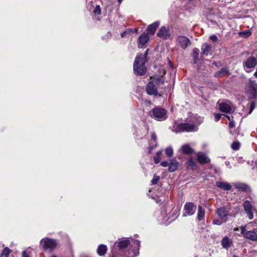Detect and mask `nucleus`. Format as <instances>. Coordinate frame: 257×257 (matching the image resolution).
<instances>
[{
    "label": "nucleus",
    "instance_id": "f03ea898",
    "mask_svg": "<svg viewBox=\"0 0 257 257\" xmlns=\"http://www.w3.org/2000/svg\"><path fill=\"white\" fill-rule=\"evenodd\" d=\"M135 240L133 238H131V240L123 238L115 242L112 247L111 255L110 257H116L122 255L130 244L133 243V245H134Z\"/></svg>",
    "mask_w": 257,
    "mask_h": 257
},
{
    "label": "nucleus",
    "instance_id": "603ef678",
    "mask_svg": "<svg viewBox=\"0 0 257 257\" xmlns=\"http://www.w3.org/2000/svg\"><path fill=\"white\" fill-rule=\"evenodd\" d=\"M22 257H29V255L26 251H24L22 253Z\"/></svg>",
    "mask_w": 257,
    "mask_h": 257
},
{
    "label": "nucleus",
    "instance_id": "423d86ee",
    "mask_svg": "<svg viewBox=\"0 0 257 257\" xmlns=\"http://www.w3.org/2000/svg\"><path fill=\"white\" fill-rule=\"evenodd\" d=\"M40 246L45 250H52L55 249L57 245V241L53 238L45 237L42 238L40 242Z\"/></svg>",
    "mask_w": 257,
    "mask_h": 257
},
{
    "label": "nucleus",
    "instance_id": "8fccbe9b",
    "mask_svg": "<svg viewBox=\"0 0 257 257\" xmlns=\"http://www.w3.org/2000/svg\"><path fill=\"white\" fill-rule=\"evenodd\" d=\"M162 214H163V215H166V217H167L168 218H170L171 216V215L170 214V213H167L166 212H165V211H162Z\"/></svg>",
    "mask_w": 257,
    "mask_h": 257
},
{
    "label": "nucleus",
    "instance_id": "a878e982",
    "mask_svg": "<svg viewBox=\"0 0 257 257\" xmlns=\"http://www.w3.org/2000/svg\"><path fill=\"white\" fill-rule=\"evenodd\" d=\"M107 250V246L104 244H100L98 246L97 252L100 256H103L105 254Z\"/></svg>",
    "mask_w": 257,
    "mask_h": 257
},
{
    "label": "nucleus",
    "instance_id": "dca6fc26",
    "mask_svg": "<svg viewBox=\"0 0 257 257\" xmlns=\"http://www.w3.org/2000/svg\"><path fill=\"white\" fill-rule=\"evenodd\" d=\"M216 185L219 189L224 191H230L232 188L231 185L226 181H217Z\"/></svg>",
    "mask_w": 257,
    "mask_h": 257
},
{
    "label": "nucleus",
    "instance_id": "9b49d317",
    "mask_svg": "<svg viewBox=\"0 0 257 257\" xmlns=\"http://www.w3.org/2000/svg\"><path fill=\"white\" fill-rule=\"evenodd\" d=\"M157 36L164 40L170 39L171 34L169 28L166 26L161 27L157 33Z\"/></svg>",
    "mask_w": 257,
    "mask_h": 257
},
{
    "label": "nucleus",
    "instance_id": "3c124183",
    "mask_svg": "<svg viewBox=\"0 0 257 257\" xmlns=\"http://www.w3.org/2000/svg\"><path fill=\"white\" fill-rule=\"evenodd\" d=\"M128 34V31H124L123 33H121L120 36L122 38L126 37V35Z\"/></svg>",
    "mask_w": 257,
    "mask_h": 257
},
{
    "label": "nucleus",
    "instance_id": "680f3d73",
    "mask_svg": "<svg viewBox=\"0 0 257 257\" xmlns=\"http://www.w3.org/2000/svg\"><path fill=\"white\" fill-rule=\"evenodd\" d=\"M238 230V228H236L234 229V230Z\"/></svg>",
    "mask_w": 257,
    "mask_h": 257
},
{
    "label": "nucleus",
    "instance_id": "4468645a",
    "mask_svg": "<svg viewBox=\"0 0 257 257\" xmlns=\"http://www.w3.org/2000/svg\"><path fill=\"white\" fill-rule=\"evenodd\" d=\"M233 186L238 191L249 193L252 191L250 186L245 183L237 182L233 183Z\"/></svg>",
    "mask_w": 257,
    "mask_h": 257
},
{
    "label": "nucleus",
    "instance_id": "f8f14e48",
    "mask_svg": "<svg viewBox=\"0 0 257 257\" xmlns=\"http://www.w3.org/2000/svg\"><path fill=\"white\" fill-rule=\"evenodd\" d=\"M183 216H191L196 211V207L192 202H187L184 206Z\"/></svg>",
    "mask_w": 257,
    "mask_h": 257
},
{
    "label": "nucleus",
    "instance_id": "58836bf2",
    "mask_svg": "<svg viewBox=\"0 0 257 257\" xmlns=\"http://www.w3.org/2000/svg\"><path fill=\"white\" fill-rule=\"evenodd\" d=\"M154 159L156 164H158L161 161V157L156 155L154 157Z\"/></svg>",
    "mask_w": 257,
    "mask_h": 257
},
{
    "label": "nucleus",
    "instance_id": "5fc2aeb1",
    "mask_svg": "<svg viewBox=\"0 0 257 257\" xmlns=\"http://www.w3.org/2000/svg\"><path fill=\"white\" fill-rule=\"evenodd\" d=\"M228 120H229V121L231 120H230V116L228 115H226V114H224L223 115Z\"/></svg>",
    "mask_w": 257,
    "mask_h": 257
},
{
    "label": "nucleus",
    "instance_id": "2eb2a0df",
    "mask_svg": "<svg viewBox=\"0 0 257 257\" xmlns=\"http://www.w3.org/2000/svg\"><path fill=\"white\" fill-rule=\"evenodd\" d=\"M146 91L149 95H153L157 96L158 95V91L156 85L153 81H150L146 87Z\"/></svg>",
    "mask_w": 257,
    "mask_h": 257
},
{
    "label": "nucleus",
    "instance_id": "e2e57ef3",
    "mask_svg": "<svg viewBox=\"0 0 257 257\" xmlns=\"http://www.w3.org/2000/svg\"><path fill=\"white\" fill-rule=\"evenodd\" d=\"M51 257H57V256L56 255H52Z\"/></svg>",
    "mask_w": 257,
    "mask_h": 257
},
{
    "label": "nucleus",
    "instance_id": "473e14b6",
    "mask_svg": "<svg viewBox=\"0 0 257 257\" xmlns=\"http://www.w3.org/2000/svg\"><path fill=\"white\" fill-rule=\"evenodd\" d=\"M240 144L237 142H233L231 145V148L233 150H238L239 149Z\"/></svg>",
    "mask_w": 257,
    "mask_h": 257
},
{
    "label": "nucleus",
    "instance_id": "39448f33",
    "mask_svg": "<svg viewBox=\"0 0 257 257\" xmlns=\"http://www.w3.org/2000/svg\"><path fill=\"white\" fill-rule=\"evenodd\" d=\"M249 81L245 87V94L249 99H255L257 97V83L250 79Z\"/></svg>",
    "mask_w": 257,
    "mask_h": 257
},
{
    "label": "nucleus",
    "instance_id": "a18cd8bd",
    "mask_svg": "<svg viewBox=\"0 0 257 257\" xmlns=\"http://www.w3.org/2000/svg\"><path fill=\"white\" fill-rule=\"evenodd\" d=\"M157 146V143H155V144L154 146H150L149 147V150L148 153L149 154H151L152 153V151L153 149L154 148L156 147Z\"/></svg>",
    "mask_w": 257,
    "mask_h": 257
},
{
    "label": "nucleus",
    "instance_id": "bb28decb",
    "mask_svg": "<svg viewBox=\"0 0 257 257\" xmlns=\"http://www.w3.org/2000/svg\"><path fill=\"white\" fill-rule=\"evenodd\" d=\"M229 74L228 68H223L220 70L217 71L215 74V77H221L224 75H227Z\"/></svg>",
    "mask_w": 257,
    "mask_h": 257
},
{
    "label": "nucleus",
    "instance_id": "b1692460",
    "mask_svg": "<svg viewBox=\"0 0 257 257\" xmlns=\"http://www.w3.org/2000/svg\"><path fill=\"white\" fill-rule=\"evenodd\" d=\"M219 109L220 111L226 113H230L232 111L231 106L225 103H220L219 104Z\"/></svg>",
    "mask_w": 257,
    "mask_h": 257
},
{
    "label": "nucleus",
    "instance_id": "c756f323",
    "mask_svg": "<svg viewBox=\"0 0 257 257\" xmlns=\"http://www.w3.org/2000/svg\"><path fill=\"white\" fill-rule=\"evenodd\" d=\"M252 32L250 30H246L238 33L239 36L243 38H247L250 36Z\"/></svg>",
    "mask_w": 257,
    "mask_h": 257
},
{
    "label": "nucleus",
    "instance_id": "f704fd0d",
    "mask_svg": "<svg viewBox=\"0 0 257 257\" xmlns=\"http://www.w3.org/2000/svg\"><path fill=\"white\" fill-rule=\"evenodd\" d=\"M159 179H160L159 176H158L156 175H154L153 176V179L152 180V183L153 184H157V183L159 180Z\"/></svg>",
    "mask_w": 257,
    "mask_h": 257
},
{
    "label": "nucleus",
    "instance_id": "20e7f679",
    "mask_svg": "<svg viewBox=\"0 0 257 257\" xmlns=\"http://www.w3.org/2000/svg\"><path fill=\"white\" fill-rule=\"evenodd\" d=\"M150 115L157 120L163 121L167 118V110L162 107H155L150 111Z\"/></svg>",
    "mask_w": 257,
    "mask_h": 257
},
{
    "label": "nucleus",
    "instance_id": "f257e3e1",
    "mask_svg": "<svg viewBox=\"0 0 257 257\" xmlns=\"http://www.w3.org/2000/svg\"><path fill=\"white\" fill-rule=\"evenodd\" d=\"M202 118L196 116H191L189 120L183 123H175L173 130L176 133L192 132L198 130V126L202 122Z\"/></svg>",
    "mask_w": 257,
    "mask_h": 257
},
{
    "label": "nucleus",
    "instance_id": "79ce46f5",
    "mask_svg": "<svg viewBox=\"0 0 257 257\" xmlns=\"http://www.w3.org/2000/svg\"><path fill=\"white\" fill-rule=\"evenodd\" d=\"M169 163H169L167 161H163L161 163V165L162 166V167H166L167 166H169Z\"/></svg>",
    "mask_w": 257,
    "mask_h": 257
},
{
    "label": "nucleus",
    "instance_id": "72a5a7b5",
    "mask_svg": "<svg viewBox=\"0 0 257 257\" xmlns=\"http://www.w3.org/2000/svg\"><path fill=\"white\" fill-rule=\"evenodd\" d=\"M10 249H9V247H5L2 251V252L1 253L2 255H7V256H9V254L10 253Z\"/></svg>",
    "mask_w": 257,
    "mask_h": 257
},
{
    "label": "nucleus",
    "instance_id": "09e8293b",
    "mask_svg": "<svg viewBox=\"0 0 257 257\" xmlns=\"http://www.w3.org/2000/svg\"><path fill=\"white\" fill-rule=\"evenodd\" d=\"M229 126L231 128H232V127H234L235 123H234V122L232 120L229 121Z\"/></svg>",
    "mask_w": 257,
    "mask_h": 257
},
{
    "label": "nucleus",
    "instance_id": "cd10ccee",
    "mask_svg": "<svg viewBox=\"0 0 257 257\" xmlns=\"http://www.w3.org/2000/svg\"><path fill=\"white\" fill-rule=\"evenodd\" d=\"M205 216V210L201 205H199L197 212V219L201 221L203 220Z\"/></svg>",
    "mask_w": 257,
    "mask_h": 257
},
{
    "label": "nucleus",
    "instance_id": "412c9836",
    "mask_svg": "<svg viewBox=\"0 0 257 257\" xmlns=\"http://www.w3.org/2000/svg\"><path fill=\"white\" fill-rule=\"evenodd\" d=\"M182 152L186 155H190L194 153V150L188 144L183 145L181 148Z\"/></svg>",
    "mask_w": 257,
    "mask_h": 257
},
{
    "label": "nucleus",
    "instance_id": "2f4dec72",
    "mask_svg": "<svg viewBox=\"0 0 257 257\" xmlns=\"http://www.w3.org/2000/svg\"><path fill=\"white\" fill-rule=\"evenodd\" d=\"M165 153L168 157H172L173 155V150L172 148L171 147H167L165 150Z\"/></svg>",
    "mask_w": 257,
    "mask_h": 257
},
{
    "label": "nucleus",
    "instance_id": "0eeeda50",
    "mask_svg": "<svg viewBox=\"0 0 257 257\" xmlns=\"http://www.w3.org/2000/svg\"><path fill=\"white\" fill-rule=\"evenodd\" d=\"M257 65V60L253 56L248 57L243 62V66L246 72H250Z\"/></svg>",
    "mask_w": 257,
    "mask_h": 257
},
{
    "label": "nucleus",
    "instance_id": "37998d69",
    "mask_svg": "<svg viewBox=\"0 0 257 257\" xmlns=\"http://www.w3.org/2000/svg\"><path fill=\"white\" fill-rule=\"evenodd\" d=\"M151 138L155 142V143H157V136L155 133H152L151 134Z\"/></svg>",
    "mask_w": 257,
    "mask_h": 257
},
{
    "label": "nucleus",
    "instance_id": "a211bd4d",
    "mask_svg": "<svg viewBox=\"0 0 257 257\" xmlns=\"http://www.w3.org/2000/svg\"><path fill=\"white\" fill-rule=\"evenodd\" d=\"M159 25L160 22L159 21H156L149 25L147 28L148 33L150 35H154Z\"/></svg>",
    "mask_w": 257,
    "mask_h": 257
},
{
    "label": "nucleus",
    "instance_id": "9d476101",
    "mask_svg": "<svg viewBox=\"0 0 257 257\" xmlns=\"http://www.w3.org/2000/svg\"><path fill=\"white\" fill-rule=\"evenodd\" d=\"M241 233L243 236L249 240L257 241V233L254 231H246L245 226H241Z\"/></svg>",
    "mask_w": 257,
    "mask_h": 257
},
{
    "label": "nucleus",
    "instance_id": "4d7b16f0",
    "mask_svg": "<svg viewBox=\"0 0 257 257\" xmlns=\"http://www.w3.org/2000/svg\"><path fill=\"white\" fill-rule=\"evenodd\" d=\"M254 76L257 78V69L256 70V71L255 72V73H254Z\"/></svg>",
    "mask_w": 257,
    "mask_h": 257
},
{
    "label": "nucleus",
    "instance_id": "a19ab883",
    "mask_svg": "<svg viewBox=\"0 0 257 257\" xmlns=\"http://www.w3.org/2000/svg\"><path fill=\"white\" fill-rule=\"evenodd\" d=\"M255 107V104L254 102H251L250 105L249 113H251Z\"/></svg>",
    "mask_w": 257,
    "mask_h": 257
},
{
    "label": "nucleus",
    "instance_id": "c9c22d12",
    "mask_svg": "<svg viewBox=\"0 0 257 257\" xmlns=\"http://www.w3.org/2000/svg\"><path fill=\"white\" fill-rule=\"evenodd\" d=\"M93 13L95 14H100L101 13V9L99 5H97L94 10H93Z\"/></svg>",
    "mask_w": 257,
    "mask_h": 257
},
{
    "label": "nucleus",
    "instance_id": "ddd939ff",
    "mask_svg": "<svg viewBox=\"0 0 257 257\" xmlns=\"http://www.w3.org/2000/svg\"><path fill=\"white\" fill-rule=\"evenodd\" d=\"M178 44L183 49H185L188 46L190 45L191 42L186 37L179 36L177 39Z\"/></svg>",
    "mask_w": 257,
    "mask_h": 257
},
{
    "label": "nucleus",
    "instance_id": "0e129e2a",
    "mask_svg": "<svg viewBox=\"0 0 257 257\" xmlns=\"http://www.w3.org/2000/svg\"><path fill=\"white\" fill-rule=\"evenodd\" d=\"M171 209H172V208H171V207H169V210H171Z\"/></svg>",
    "mask_w": 257,
    "mask_h": 257
},
{
    "label": "nucleus",
    "instance_id": "1a4fd4ad",
    "mask_svg": "<svg viewBox=\"0 0 257 257\" xmlns=\"http://www.w3.org/2000/svg\"><path fill=\"white\" fill-rule=\"evenodd\" d=\"M243 207L248 218L252 219L253 217V212H257L254 206H253L249 201L246 200L243 203Z\"/></svg>",
    "mask_w": 257,
    "mask_h": 257
},
{
    "label": "nucleus",
    "instance_id": "4be33fe9",
    "mask_svg": "<svg viewBox=\"0 0 257 257\" xmlns=\"http://www.w3.org/2000/svg\"><path fill=\"white\" fill-rule=\"evenodd\" d=\"M149 40V37L148 34L143 33L141 34L138 39L139 44L144 46Z\"/></svg>",
    "mask_w": 257,
    "mask_h": 257
},
{
    "label": "nucleus",
    "instance_id": "864d4df0",
    "mask_svg": "<svg viewBox=\"0 0 257 257\" xmlns=\"http://www.w3.org/2000/svg\"><path fill=\"white\" fill-rule=\"evenodd\" d=\"M162 153V151L160 150L157 152L156 155L161 157V155Z\"/></svg>",
    "mask_w": 257,
    "mask_h": 257
},
{
    "label": "nucleus",
    "instance_id": "13d9d810",
    "mask_svg": "<svg viewBox=\"0 0 257 257\" xmlns=\"http://www.w3.org/2000/svg\"><path fill=\"white\" fill-rule=\"evenodd\" d=\"M1 257H9V256H7V255H1Z\"/></svg>",
    "mask_w": 257,
    "mask_h": 257
},
{
    "label": "nucleus",
    "instance_id": "7c9ffc66",
    "mask_svg": "<svg viewBox=\"0 0 257 257\" xmlns=\"http://www.w3.org/2000/svg\"><path fill=\"white\" fill-rule=\"evenodd\" d=\"M187 164L188 167H190L192 169H194L196 167V164L192 158L188 160Z\"/></svg>",
    "mask_w": 257,
    "mask_h": 257
},
{
    "label": "nucleus",
    "instance_id": "49530a36",
    "mask_svg": "<svg viewBox=\"0 0 257 257\" xmlns=\"http://www.w3.org/2000/svg\"><path fill=\"white\" fill-rule=\"evenodd\" d=\"M157 146V143H155V144L154 146H150L149 147V150L148 153L149 154H151L152 153V151L153 149L154 148L156 147Z\"/></svg>",
    "mask_w": 257,
    "mask_h": 257
},
{
    "label": "nucleus",
    "instance_id": "6e6d98bb",
    "mask_svg": "<svg viewBox=\"0 0 257 257\" xmlns=\"http://www.w3.org/2000/svg\"><path fill=\"white\" fill-rule=\"evenodd\" d=\"M133 29H128L127 30H126V31H128V34H131L133 32Z\"/></svg>",
    "mask_w": 257,
    "mask_h": 257
},
{
    "label": "nucleus",
    "instance_id": "052dcab7",
    "mask_svg": "<svg viewBox=\"0 0 257 257\" xmlns=\"http://www.w3.org/2000/svg\"><path fill=\"white\" fill-rule=\"evenodd\" d=\"M169 64H170V65L172 66V62L170 61H169Z\"/></svg>",
    "mask_w": 257,
    "mask_h": 257
},
{
    "label": "nucleus",
    "instance_id": "ea45409f",
    "mask_svg": "<svg viewBox=\"0 0 257 257\" xmlns=\"http://www.w3.org/2000/svg\"><path fill=\"white\" fill-rule=\"evenodd\" d=\"M209 39L213 41V42H216L218 40L217 37L216 35H211L209 37Z\"/></svg>",
    "mask_w": 257,
    "mask_h": 257
},
{
    "label": "nucleus",
    "instance_id": "c85d7f7f",
    "mask_svg": "<svg viewBox=\"0 0 257 257\" xmlns=\"http://www.w3.org/2000/svg\"><path fill=\"white\" fill-rule=\"evenodd\" d=\"M202 53L204 55H207L208 53L211 51V47L208 44H204L202 46Z\"/></svg>",
    "mask_w": 257,
    "mask_h": 257
},
{
    "label": "nucleus",
    "instance_id": "7ed1b4c3",
    "mask_svg": "<svg viewBox=\"0 0 257 257\" xmlns=\"http://www.w3.org/2000/svg\"><path fill=\"white\" fill-rule=\"evenodd\" d=\"M146 62V56L140 54L136 56L134 63V71L136 75L142 76L145 74Z\"/></svg>",
    "mask_w": 257,
    "mask_h": 257
},
{
    "label": "nucleus",
    "instance_id": "6e6552de",
    "mask_svg": "<svg viewBox=\"0 0 257 257\" xmlns=\"http://www.w3.org/2000/svg\"><path fill=\"white\" fill-rule=\"evenodd\" d=\"M134 249L127 251L126 250L123 253V255L116 257H135L139 254V249L140 246V241L138 240L134 241Z\"/></svg>",
    "mask_w": 257,
    "mask_h": 257
},
{
    "label": "nucleus",
    "instance_id": "e433bc0d",
    "mask_svg": "<svg viewBox=\"0 0 257 257\" xmlns=\"http://www.w3.org/2000/svg\"><path fill=\"white\" fill-rule=\"evenodd\" d=\"M212 222L213 224L217 225H220L223 223L222 221L218 219H214Z\"/></svg>",
    "mask_w": 257,
    "mask_h": 257
},
{
    "label": "nucleus",
    "instance_id": "4c0bfd02",
    "mask_svg": "<svg viewBox=\"0 0 257 257\" xmlns=\"http://www.w3.org/2000/svg\"><path fill=\"white\" fill-rule=\"evenodd\" d=\"M215 120L216 121H218L220 120L221 117V114L220 113L214 114Z\"/></svg>",
    "mask_w": 257,
    "mask_h": 257
},
{
    "label": "nucleus",
    "instance_id": "aec40b11",
    "mask_svg": "<svg viewBox=\"0 0 257 257\" xmlns=\"http://www.w3.org/2000/svg\"><path fill=\"white\" fill-rule=\"evenodd\" d=\"M148 196L157 203L165 200L164 196L162 195V194L159 195L158 194H148Z\"/></svg>",
    "mask_w": 257,
    "mask_h": 257
},
{
    "label": "nucleus",
    "instance_id": "6ab92c4d",
    "mask_svg": "<svg viewBox=\"0 0 257 257\" xmlns=\"http://www.w3.org/2000/svg\"><path fill=\"white\" fill-rule=\"evenodd\" d=\"M179 162L175 159L171 160L169 165V172H174L178 169L179 167Z\"/></svg>",
    "mask_w": 257,
    "mask_h": 257
},
{
    "label": "nucleus",
    "instance_id": "bf43d9fd",
    "mask_svg": "<svg viewBox=\"0 0 257 257\" xmlns=\"http://www.w3.org/2000/svg\"><path fill=\"white\" fill-rule=\"evenodd\" d=\"M122 1V0H117L118 2L119 3H121Z\"/></svg>",
    "mask_w": 257,
    "mask_h": 257
},
{
    "label": "nucleus",
    "instance_id": "393cba45",
    "mask_svg": "<svg viewBox=\"0 0 257 257\" xmlns=\"http://www.w3.org/2000/svg\"><path fill=\"white\" fill-rule=\"evenodd\" d=\"M216 213L218 215L222 218H223L228 215V211L226 210V208L223 207L218 208L216 210Z\"/></svg>",
    "mask_w": 257,
    "mask_h": 257
},
{
    "label": "nucleus",
    "instance_id": "f3484780",
    "mask_svg": "<svg viewBox=\"0 0 257 257\" xmlns=\"http://www.w3.org/2000/svg\"><path fill=\"white\" fill-rule=\"evenodd\" d=\"M198 161L202 164H205L210 162V160L207 156L202 152H199L197 154Z\"/></svg>",
    "mask_w": 257,
    "mask_h": 257
},
{
    "label": "nucleus",
    "instance_id": "c03bdc74",
    "mask_svg": "<svg viewBox=\"0 0 257 257\" xmlns=\"http://www.w3.org/2000/svg\"><path fill=\"white\" fill-rule=\"evenodd\" d=\"M157 146V143H155V144L154 146H150L149 147V150L148 153L149 154H151L152 153V151L153 149L154 148L156 147Z\"/></svg>",
    "mask_w": 257,
    "mask_h": 257
},
{
    "label": "nucleus",
    "instance_id": "de8ad7c7",
    "mask_svg": "<svg viewBox=\"0 0 257 257\" xmlns=\"http://www.w3.org/2000/svg\"><path fill=\"white\" fill-rule=\"evenodd\" d=\"M163 76H161L159 79L156 80L155 83H157V84H159L161 82L163 83Z\"/></svg>",
    "mask_w": 257,
    "mask_h": 257
},
{
    "label": "nucleus",
    "instance_id": "5701e85b",
    "mask_svg": "<svg viewBox=\"0 0 257 257\" xmlns=\"http://www.w3.org/2000/svg\"><path fill=\"white\" fill-rule=\"evenodd\" d=\"M232 244V241L227 236H225L221 240V245L223 248H228Z\"/></svg>",
    "mask_w": 257,
    "mask_h": 257
}]
</instances>
